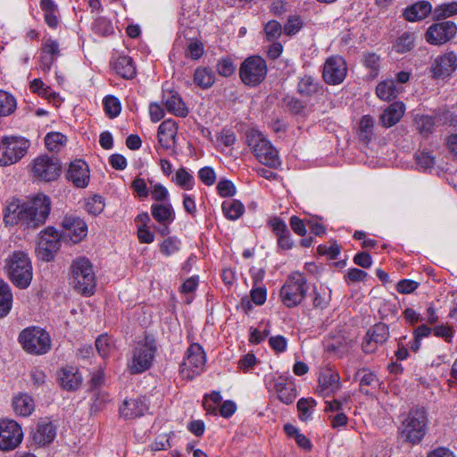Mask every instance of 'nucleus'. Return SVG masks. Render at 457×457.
<instances>
[{
  "mask_svg": "<svg viewBox=\"0 0 457 457\" xmlns=\"http://www.w3.org/2000/svg\"><path fill=\"white\" fill-rule=\"evenodd\" d=\"M266 74V62L260 56H252L245 59L239 70L241 80L251 87L260 84L265 79Z\"/></svg>",
  "mask_w": 457,
  "mask_h": 457,
  "instance_id": "nucleus-12",
  "label": "nucleus"
},
{
  "mask_svg": "<svg viewBox=\"0 0 457 457\" xmlns=\"http://www.w3.org/2000/svg\"><path fill=\"white\" fill-rule=\"evenodd\" d=\"M171 181L184 190H192L195 185V178L186 168L177 170Z\"/></svg>",
  "mask_w": 457,
  "mask_h": 457,
  "instance_id": "nucleus-36",
  "label": "nucleus"
},
{
  "mask_svg": "<svg viewBox=\"0 0 457 457\" xmlns=\"http://www.w3.org/2000/svg\"><path fill=\"white\" fill-rule=\"evenodd\" d=\"M401 88L395 85L394 79L381 81L376 87L377 96L384 101H390L400 94Z\"/></svg>",
  "mask_w": 457,
  "mask_h": 457,
  "instance_id": "nucleus-35",
  "label": "nucleus"
},
{
  "mask_svg": "<svg viewBox=\"0 0 457 457\" xmlns=\"http://www.w3.org/2000/svg\"><path fill=\"white\" fill-rule=\"evenodd\" d=\"M18 340L26 353L34 355L46 354L50 351L52 345L48 332L36 326L21 330Z\"/></svg>",
  "mask_w": 457,
  "mask_h": 457,
  "instance_id": "nucleus-7",
  "label": "nucleus"
},
{
  "mask_svg": "<svg viewBox=\"0 0 457 457\" xmlns=\"http://www.w3.org/2000/svg\"><path fill=\"white\" fill-rule=\"evenodd\" d=\"M224 216L229 220H238L245 212L244 204L237 199H227L221 204Z\"/></svg>",
  "mask_w": 457,
  "mask_h": 457,
  "instance_id": "nucleus-33",
  "label": "nucleus"
},
{
  "mask_svg": "<svg viewBox=\"0 0 457 457\" xmlns=\"http://www.w3.org/2000/svg\"><path fill=\"white\" fill-rule=\"evenodd\" d=\"M71 281L74 289L86 296L93 295L96 278L90 261L86 257L76 258L71 263Z\"/></svg>",
  "mask_w": 457,
  "mask_h": 457,
  "instance_id": "nucleus-5",
  "label": "nucleus"
},
{
  "mask_svg": "<svg viewBox=\"0 0 457 457\" xmlns=\"http://www.w3.org/2000/svg\"><path fill=\"white\" fill-rule=\"evenodd\" d=\"M405 112V104L401 101L391 104L381 114L380 120L384 127L390 128L403 118Z\"/></svg>",
  "mask_w": 457,
  "mask_h": 457,
  "instance_id": "nucleus-27",
  "label": "nucleus"
},
{
  "mask_svg": "<svg viewBox=\"0 0 457 457\" xmlns=\"http://www.w3.org/2000/svg\"><path fill=\"white\" fill-rule=\"evenodd\" d=\"M315 404L316 403L312 398H301L297 402L299 419L303 421L311 420L314 411Z\"/></svg>",
  "mask_w": 457,
  "mask_h": 457,
  "instance_id": "nucleus-44",
  "label": "nucleus"
},
{
  "mask_svg": "<svg viewBox=\"0 0 457 457\" xmlns=\"http://www.w3.org/2000/svg\"><path fill=\"white\" fill-rule=\"evenodd\" d=\"M416 129L422 135L428 136L430 134L435 126V120L429 115H416L414 119Z\"/></svg>",
  "mask_w": 457,
  "mask_h": 457,
  "instance_id": "nucleus-43",
  "label": "nucleus"
},
{
  "mask_svg": "<svg viewBox=\"0 0 457 457\" xmlns=\"http://www.w3.org/2000/svg\"><path fill=\"white\" fill-rule=\"evenodd\" d=\"M347 74L345 59L339 55L328 57L323 65L322 77L329 85H338L344 81Z\"/></svg>",
  "mask_w": 457,
  "mask_h": 457,
  "instance_id": "nucleus-15",
  "label": "nucleus"
},
{
  "mask_svg": "<svg viewBox=\"0 0 457 457\" xmlns=\"http://www.w3.org/2000/svg\"><path fill=\"white\" fill-rule=\"evenodd\" d=\"M51 211V200L44 194L21 201L12 199L6 206L4 221L7 226L19 225L24 228H37L42 226Z\"/></svg>",
  "mask_w": 457,
  "mask_h": 457,
  "instance_id": "nucleus-1",
  "label": "nucleus"
},
{
  "mask_svg": "<svg viewBox=\"0 0 457 457\" xmlns=\"http://www.w3.org/2000/svg\"><path fill=\"white\" fill-rule=\"evenodd\" d=\"M162 104L170 113L178 117L185 118L189 112L180 95L175 90L167 88L165 86L162 87Z\"/></svg>",
  "mask_w": 457,
  "mask_h": 457,
  "instance_id": "nucleus-19",
  "label": "nucleus"
},
{
  "mask_svg": "<svg viewBox=\"0 0 457 457\" xmlns=\"http://www.w3.org/2000/svg\"><path fill=\"white\" fill-rule=\"evenodd\" d=\"M432 12V5L428 1H419L408 6L403 12L404 18L411 22L425 19Z\"/></svg>",
  "mask_w": 457,
  "mask_h": 457,
  "instance_id": "nucleus-31",
  "label": "nucleus"
},
{
  "mask_svg": "<svg viewBox=\"0 0 457 457\" xmlns=\"http://www.w3.org/2000/svg\"><path fill=\"white\" fill-rule=\"evenodd\" d=\"M264 32L269 41H275L280 37L282 27L277 21H270L264 27Z\"/></svg>",
  "mask_w": 457,
  "mask_h": 457,
  "instance_id": "nucleus-55",
  "label": "nucleus"
},
{
  "mask_svg": "<svg viewBox=\"0 0 457 457\" xmlns=\"http://www.w3.org/2000/svg\"><path fill=\"white\" fill-rule=\"evenodd\" d=\"M13 295L7 282L0 279V318L5 317L12 310Z\"/></svg>",
  "mask_w": 457,
  "mask_h": 457,
  "instance_id": "nucleus-32",
  "label": "nucleus"
},
{
  "mask_svg": "<svg viewBox=\"0 0 457 457\" xmlns=\"http://www.w3.org/2000/svg\"><path fill=\"white\" fill-rule=\"evenodd\" d=\"M56 436V427L49 420L38 421L36 429L32 432V441L38 446H45L52 443Z\"/></svg>",
  "mask_w": 457,
  "mask_h": 457,
  "instance_id": "nucleus-24",
  "label": "nucleus"
},
{
  "mask_svg": "<svg viewBox=\"0 0 457 457\" xmlns=\"http://www.w3.org/2000/svg\"><path fill=\"white\" fill-rule=\"evenodd\" d=\"M206 357L203 347L197 343L191 344L179 366L180 376L187 380L193 379L203 372Z\"/></svg>",
  "mask_w": 457,
  "mask_h": 457,
  "instance_id": "nucleus-10",
  "label": "nucleus"
},
{
  "mask_svg": "<svg viewBox=\"0 0 457 457\" xmlns=\"http://www.w3.org/2000/svg\"><path fill=\"white\" fill-rule=\"evenodd\" d=\"M303 27V21L299 16H291L284 26V31L287 35L296 34Z\"/></svg>",
  "mask_w": 457,
  "mask_h": 457,
  "instance_id": "nucleus-59",
  "label": "nucleus"
},
{
  "mask_svg": "<svg viewBox=\"0 0 457 457\" xmlns=\"http://www.w3.org/2000/svg\"><path fill=\"white\" fill-rule=\"evenodd\" d=\"M319 387L320 393L328 396L336 393L340 387L339 376L331 370H325L319 377Z\"/></svg>",
  "mask_w": 457,
  "mask_h": 457,
  "instance_id": "nucleus-29",
  "label": "nucleus"
},
{
  "mask_svg": "<svg viewBox=\"0 0 457 457\" xmlns=\"http://www.w3.org/2000/svg\"><path fill=\"white\" fill-rule=\"evenodd\" d=\"M297 89L301 95L311 96L317 93L319 89V83L313 77L310 75H304L300 78Z\"/></svg>",
  "mask_w": 457,
  "mask_h": 457,
  "instance_id": "nucleus-39",
  "label": "nucleus"
},
{
  "mask_svg": "<svg viewBox=\"0 0 457 457\" xmlns=\"http://www.w3.org/2000/svg\"><path fill=\"white\" fill-rule=\"evenodd\" d=\"M308 290L304 275L299 271L292 272L286 279L279 293L283 304L288 308L299 305Z\"/></svg>",
  "mask_w": 457,
  "mask_h": 457,
  "instance_id": "nucleus-8",
  "label": "nucleus"
},
{
  "mask_svg": "<svg viewBox=\"0 0 457 457\" xmlns=\"http://www.w3.org/2000/svg\"><path fill=\"white\" fill-rule=\"evenodd\" d=\"M104 107L105 113L110 118L117 117L121 111V105L120 100L113 96H107L104 99Z\"/></svg>",
  "mask_w": 457,
  "mask_h": 457,
  "instance_id": "nucleus-50",
  "label": "nucleus"
},
{
  "mask_svg": "<svg viewBox=\"0 0 457 457\" xmlns=\"http://www.w3.org/2000/svg\"><path fill=\"white\" fill-rule=\"evenodd\" d=\"M236 71V65L228 57L220 59L217 63V71L223 77L231 76Z\"/></svg>",
  "mask_w": 457,
  "mask_h": 457,
  "instance_id": "nucleus-58",
  "label": "nucleus"
},
{
  "mask_svg": "<svg viewBox=\"0 0 457 457\" xmlns=\"http://www.w3.org/2000/svg\"><path fill=\"white\" fill-rule=\"evenodd\" d=\"M366 335L375 343L382 345L387 340L389 330L386 324L378 323L369 329Z\"/></svg>",
  "mask_w": 457,
  "mask_h": 457,
  "instance_id": "nucleus-45",
  "label": "nucleus"
},
{
  "mask_svg": "<svg viewBox=\"0 0 457 457\" xmlns=\"http://www.w3.org/2000/svg\"><path fill=\"white\" fill-rule=\"evenodd\" d=\"M152 198L158 203H165L170 200V192L166 187L161 183H155L151 190Z\"/></svg>",
  "mask_w": 457,
  "mask_h": 457,
  "instance_id": "nucleus-53",
  "label": "nucleus"
},
{
  "mask_svg": "<svg viewBox=\"0 0 457 457\" xmlns=\"http://www.w3.org/2000/svg\"><path fill=\"white\" fill-rule=\"evenodd\" d=\"M416 162L420 169L428 170L435 165V158L428 152H421L416 155Z\"/></svg>",
  "mask_w": 457,
  "mask_h": 457,
  "instance_id": "nucleus-60",
  "label": "nucleus"
},
{
  "mask_svg": "<svg viewBox=\"0 0 457 457\" xmlns=\"http://www.w3.org/2000/svg\"><path fill=\"white\" fill-rule=\"evenodd\" d=\"M30 141L24 137L10 136L0 138V166L20 162L28 153Z\"/></svg>",
  "mask_w": 457,
  "mask_h": 457,
  "instance_id": "nucleus-9",
  "label": "nucleus"
},
{
  "mask_svg": "<svg viewBox=\"0 0 457 457\" xmlns=\"http://www.w3.org/2000/svg\"><path fill=\"white\" fill-rule=\"evenodd\" d=\"M95 31L100 35H110L113 32V26L110 20L100 17L97 18L93 25Z\"/></svg>",
  "mask_w": 457,
  "mask_h": 457,
  "instance_id": "nucleus-54",
  "label": "nucleus"
},
{
  "mask_svg": "<svg viewBox=\"0 0 457 457\" xmlns=\"http://www.w3.org/2000/svg\"><path fill=\"white\" fill-rule=\"evenodd\" d=\"M35 401L27 393H19L12 397L14 412L21 417H29L35 411Z\"/></svg>",
  "mask_w": 457,
  "mask_h": 457,
  "instance_id": "nucleus-28",
  "label": "nucleus"
},
{
  "mask_svg": "<svg viewBox=\"0 0 457 457\" xmlns=\"http://www.w3.org/2000/svg\"><path fill=\"white\" fill-rule=\"evenodd\" d=\"M414 46V37L412 34L404 32L395 41L394 48L397 53H406Z\"/></svg>",
  "mask_w": 457,
  "mask_h": 457,
  "instance_id": "nucleus-49",
  "label": "nucleus"
},
{
  "mask_svg": "<svg viewBox=\"0 0 457 457\" xmlns=\"http://www.w3.org/2000/svg\"><path fill=\"white\" fill-rule=\"evenodd\" d=\"M63 237H68L72 243L82 241L87 235V226L84 220L73 215H66L62 221Z\"/></svg>",
  "mask_w": 457,
  "mask_h": 457,
  "instance_id": "nucleus-18",
  "label": "nucleus"
},
{
  "mask_svg": "<svg viewBox=\"0 0 457 457\" xmlns=\"http://www.w3.org/2000/svg\"><path fill=\"white\" fill-rule=\"evenodd\" d=\"M218 194L221 197H232L236 195L237 189L234 183L228 179H220L217 185Z\"/></svg>",
  "mask_w": 457,
  "mask_h": 457,
  "instance_id": "nucleus-56",
  "label": "nucleus"
},
{
  "mask_svg": "<svg viewBox=\"0 0 457 457\" xmlns=\"http://www.w3.org/2000/svg\"><path fill=\"white\" fill-rule=\"evenodd\" d=\"M457 32L453 21H444L431 25L426 32V40L431 45H442L452 39Z\"/></svg>",
  "mask_w": 457,
  "mask_h": 457,
  "instance_id": "nucleus-17",
  "label": "nucleus"
},
{
  "mask_svg": "<svg viewBox=\"0 0 457 457\" xmlns=\"http://www.w3.org/2000/svg\"><path fill=\"white\" fill-rule=\"evenodd\" d=\"M194 82L202 88H209L215 82V75L210 69L200 67L195 71Z\"/></svg>",
  "mask_w": 457,
  "mask_h": 457,
  "instance_id": "nucleus-38",
  "label": "nucleus"
},
{
  "mask_svg": "<svg viewBox=\"0 0 457 457\" xmlns=\"http://www.w3.org/2000/svg\"><path fill=\"white\" fill-rule=\"evenodd\" d=\"M57 380L62 389L76 391L80 387L83 378L78 368L65 366L57 372Z\"/></svg>",
  "mask_w": 457,
  "mask_h": 457,
  "instance_id": "nucleus-22",
  "label": "nucleus"
},
{
  "mask_svg": "<svg viewBox=\"0 0 457 457\" xmlns=\"http://www.w3.org/2000/svg\"><path fill=\"white\" fill-rule=\"evenodd\" d=\"M151 214L159 224H172L176 219V212L170 201L153 204Z\"/></svg>",
  "mask_w": 457,
  "mask_h": 457,
  "instance_id": "nucleus-26",
  "label": "nucleus"
},
{
  "mask_svg": "<svg viewBox=\"0 0 457 457\" xmlns=\"http://www.w3.org/2000/svg\"><path fill=\"white\" fill-rule=\"evenodd\" d=\"M112 70L120 77L131 79L136 75V68L132 59L128 55H120L111 62Z\"/></svg>",
  "mask_w": 457,
  "mask_h": 457,
  "instance_id": "nucleus-30",
  "label": "nucleus"
},
{
  "mask_svg": "<svg viewBox=\"0 0 457 457\" xmlns=\"http://www.w3.org/2000/svg\"><path fill=\"white\" fill-rule=\"evenodd\" d=\"M157 347L152 336L146 335L138 340L127 360V369L131 374H140L153 365Z\"/></svg>",
  "mask_w": 457,
  "mask_h": 457,
  "instance_id": "nucleus-3",
  "label": "nucleus"
},
{
  "mask_svg": "<svg viewBox=\"0 0 457 457\" xmlns=\"http://www.w3.org/2000/svg\"><path fill=\"white\" fill-rule=\"evenodd\" d=\"M66 177L76 187H87L90 180V171L87 163L83 160L71 162Z\"/></svg>",
  "mask_w": 457,
  "mask_h": 457,
  "instance_id": "nucleus-21",
  "label": "nucleus"
},
{
  "mask_svg": "<svg viewBox=\"0 0 457 457\" xmlns=\"http://www.w3.org/2000/svg\"><path fill=\"white\" fill-rule=\"evenodd\" d=\"M400 434L405 441L418 445L428 431V418L424 409H412L403 420Z\"/></svg>",
  "mask_w": 457,
  "mask_h": 457,
  "instance_id": "nucleus-6",
  "label": "nucleus"
},
{
  "mask_svg": "<svg viewBox=\"0 0 457 457\" xmlns=\"http://www.w3.org/2000/svg\"><path fill=\"white\" fill-rule=\"evenodd\" d=\"M287 378L283 376L277 378L272 373L264 377L266 387L269 390L274 389L278 398L285 404L292 403L297 396L295 385L291 381L287 382Z\"/></svg>",
  "mask_w": 457,
  "mask_h": 457,
  "instance_id": "nucleus-14",
  "label": "nucleus"
},
{
  "mask_svg": "<svg viewBox=\"0 0 457 457\" xmlns=\"http://www.w3.org/2000/svg\"><path fill=\"white\" fill-rule=\"evenodd\" d=\"M104 198L97 195L88 197L85 204L87 212L94 216L99 215L104 211Z\"/></svg>",
  "mask_w": 457,
  "mask_h": 457,
  "instance_id": "nucleus-48",
  "label": "nucleus"
},
{
  "mask_svg": "<svg viewBox=\"0 0 457 457\" xmlns=\"http://www.w3.org/2000/svg\"><path fill=\"white\" fill-rule=\"evenodd\" d=\"M457 69V55L453 52L445 53L435 58L431 72L436 79L449 77Z\"/></svg>",
  "mask_w": 457,
  "mask_h": 457,
  "instance_id": "nucleus-20",
  "label": "nucleus"
},
{
  "mask_svg": "<svg viewBox=\"0 0 457 457\" xmlns=\"http://www.w3.org/2000/svg\"><path fill=\"white\" fill-rule=\"evenodd\" d=\"M23 432L18 422L12 420H0V449L11 451L22 441Z\"/></svg>",
  "mask_w": 457,
  "mask_h": 457,
  "instance_id": "nucleus-13",
  "label": "nucleus"
},
{
  "mask_svg": "<svg viewBox=\"0 0 457 457\" xmlns=\"http://www.w3.org/2000/svg\"><path fill=\"white\" fill-rule=\"evenodd\" d=\"M434 18L441 20L457 14V2H451L437 5L433 12Z\"/></svg>",
  "mask_w": 457,
  "mask_h": 457,
  "instance_id": "nucleus-47",
  "label": "nucleus"
},
{
  "mask_svg": "<svg viewBox=\"0 0 457 457\" xmlns=\"http://www.w3.org/2000/svg\"><path fill=\"white\" fill-rule=\"evenodd\" d=\"M222 402V396L220 391H212L205 394L203 398V407L207 414L218 415L219 405Z\"/></svg>",
  "mask_w": 457,
  "mask_h": 457,
  "instance_id": "nucleus-37",
  "label": "nucleus"
},
{
  "mask_svg": "<svg viewBox=\"0 0 457 457\" xmlns=\"http://www.w3.org/2000/svg\"><path fill=\"white\" fill-rule=\"evenodd\" d=\"M59 248L60 234L55 228L48 227L40 233L37 242V252L42 260L51 261Z\"/></svg>",
  "mask_w": 457,
  "mask_h": 457,
  "instance_id": "nucleus-16",
  "label": "nucleus"
},
{
  "mask_svg": "<svg viewBox=\"0 0 457 457\" xmlns=\"http://www.w3.org/2000/svg\"><path fill=\"white\" fill-rule=\"evenodd\" d=\"M246 143L261 163L271 168L280 164L278 150L259 130L249 129L246 132Z\"/></svg>",
  "mask_w": 457,
  "mask_h": 457,
  "instance_id": "nucleus-4",
  "label": "nucleus"
},
{
  "mask_svg": "<svg viewBox=\"0 0 457 457\" xmlns=\"http://www.w3.org/2000/svg\"><path fill=\"white\" fill-rule=\"evenodd\" d=\"M132 188L140 198H146L150 194L147 184L142 178H136L133 180Z\"/></svg>",
  "mask_w": 457,
  "mask_h": 457,
  "instance_id": "nucleus-62",
  "label": "nucleus"
},
{
  "mask_svg": "<svg viewBox=\"0 0 457 457\" xmlns=\"http://www.w3.org/2000/svg\"><path fill=\"white\" fill-rule=\"evenodd\" d=\"M183 198V208L185 212L192 217H195L197 212L195 197L193 195L184 193Z\"/></svg>",
  "mask_w": 457,
  "mask_h": 457,
  "instance_id": "nucleus-63",
  "label": "nucleus"
},
{
  "mask_svg": "<svg viewBox=\"0 0 457 457\" xmlns=\"http://www.w3.org/2000/svg\"><path fill=\"white\" fill-rule=\"evenodd\" d=\"M4 270L14 286L21 289L29 287L33 278L32 263L24 251H13L4 260Z\"/></svg>",
  "mask_w": 457,
  "mask_h": 457,
  "instance_id": "nucleus-2",
  "label": "nucleus"
},
{
  "mask_svg": "<svg viewBox=\"0 0 457 457\" xmlns=\"http://www.w3.org/2000/svg\"><path fill=\"white\" fill-rule=\"evenodd\" d=\"M198 0H183L181 16L184 21H194L198 12Z\"/></svg>",
  "mask_w": 457,
  "mask_h": 457,
  "instance_id": "nucleus-51",
  "label": "nucleus"
},
{
  "mask_svg": "<svg viewBox=\"0 0 457 457\" xmlns=\"http://www.w3.org/2000/svg\"><path fill=\"white\" fill-rule=\"evenodd\" d=\"M237 409V406L234 401L226 400L224 402H221L220 408L218 410V414H220L224 419H228L235 414Z\"/></svg>",
  "mask_w": 457,
  "mask_h": 457,
  "instance_id": "nucleus-61",
  "label": "nucleus"
},
{
  "mask_svg": "<svg viewBox=\"0 0 457 457\" xmlns=\"http://www.w3.org/2000/svg\"><path fill=\"white\" fill-rule=\"evenodd\" d=\"M67 137L60 132H50L45 137L46 148L51 152H57L66 144Z\"/></svg>",
  "mask_w": 457,
  "mask_h": 457,
  "instance_id": "nucleus-42",
  "label": "nucleus"
},
{
  "mask_svg": "<svg viewBox=\"0 0 457 457\" xmlns=\"http://www.w3.org/2000/svg\"><path fill=\"white\" fill-rule=\"evenodd\" d=\"M373 127H374L373 118L370 115H364L361 118V120L360 121V125H359L360 137L362 140H366V141L370 140L372 136Z\"/></svg>",
  "mask_w": 457,
  "mask_h": 457,
  "instance_id": "nucleus-52",
  "label": "nucleus"
},
{
  "mask_svg": "<svg viewBox=\"0 0 457 457\" xmlns=\"http://www.w3.org/2000/svg\"><path fill=\"white\" fill-rule=\"evenodd\" d=\"M17 106L16 99L4 90H0V117L12 114Z\"/></svg>",
  "mask_w": 457,
  "mask_h": 457,
  "instance_id": "nucleus-40",
  "label": "nucleus"
},
{
  "mask_svg": "<svg viewBox=\"0 0 457 457\" xmlns=\"http://www.w3.org/2000/svg\"><path fill=\"white\" fill-rule=\"evenodd\" d=\"M31 172L35 179L50 182L57 179L62 172V164L58 158L41 154L31 162Z\"/></svg>",
  "mask_w": 457,
  "mask_h": 457,
  "instance_id": "nucleus-11",
  "label": "nucleus"
},
{
  "mask_svg": "<svg viewBox=\"0 0 457 457\" xmlns=\"http://www.w3.org/2000/svg\"><path fill=\"white\" fill-rule=\"evenodd\" d=\"M148 410L145 397L125 400L120 407V416L124 419H135L145 414Z\"/></svg>",
  "mask_w": 457,
  "mask_h": 457,
  "instance_id": "nucleus-25",
  "label": "nucleus"
},
{
  "mask_svg": "<svg viewBox=\"0 0 457 457\" xmlns=\"http://www.w3.org/2000/svg\"><path fill=\"white\" fill-rule=\"evenodd\" d=\"M96 347L99 355L107 358L114 351V345L107 335H101L96 340Z\"/></svg>",
  "mask_w": 457,
  "mask_h": 457,
  "instance_id": "nucleus-46",
  "label": "nucleus"
},
{
  "mask_svg": "<svg viewBox=\"0 0 457 457\" xmlns=\"http://www.w3.org/2000/svg\"><path fill=\"white\" fill-rule=\"evenodd\" d=\"M40 8L44 12L45 21L50 28L59 24L58 6L54 0H40Z\"/></svg>",
  "mask_w": 457,
  "mask_h": 457,
  "instance_id": "nucleus-34",
  "label": "nucleus"
},
{
  "mask_svg": "<svg viewBox=\"0 0 457 457\" xmlns=\"http://www.w3.org/2000/svg\"><path fill=\"white\" fill-rule=\"evenodd\" d=\"M178 134V125L172 119L163 120L158 127L157 137L160 145L169 150L175 146Z\"/></svg>",
  "mask_w": 457,
  "mask_h": 457,
  "instance_id": "nucleus-23",
  "label": "nucleus"
},
{
  "mask_svg": "<svg viewBox=\"0 0 457 457\" xmlns=\"http://www.w3.org/2000/svg\"><path fill=\"white\" fill-rule=\"evenodd\" d=\"M180 247L181 240L176 236H170L160 244V252L168 257L179 253Z\"/></svg>",
  "mask_w": 457,
  "mask_h": 457,
  "instance_id": "nucleus-41",
  "label": "nucleus"
},
{
  "mask_svg": "<svg viewBox=\"0 0 457 457\" xmlns=\"http://www.w3.org/2000/svg\"><path fill=\"white\" fill-rule=\"evenodd\" d=\"M199 179L207 187H211L216 182V172L210 166H204L198 171Z\"/></svg>",
  "mask_w": 457,
  "mask_h": 457,
  "instance_id": "nucleus-57",
  "label": "nucleus"
},
{
  "mask_svg": "<svg viewBox=\"0 0 457 457\" xmlns=\"http://www.w3.org/2000/svg\"><path fill=\"white\" fill-rule=\"evenodd\" d=\"M137 238L140 243L151 244L154 241V234L149 226H137Z\"/></svg>",
  "mask_w": 457,
  "mask_h": 457,
  "instance_id": "nucleus-64",
  "label": "nucleus"
}]
</instances>
